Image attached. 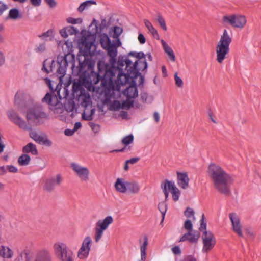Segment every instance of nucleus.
Instances as JSON below:
<instances>
[{"label":"nucleus","instance_id":"1","mask_svg":"<svg viewBox=\"0 0 261 261\" xmlns=\"http://www.w3.org/2000/svg\"><path fill=\"white\" fill-rule=\"evenodd\" d=\"M125 63L123 60H118L117 67H109L104 61H99L97 63L98 72L92 73L90 75L91 83L97 84L100 80L103 86L118 91H120V86L128 83L132 77L128 71H123Z\"/></svg>","mask_w":261,"mask_h":261},{"label":"nucleus","instance_id":"2","mask_svg":"<svg viewBox=\"0 0 261 261\" xmlns=\"http://www.w3.org/2000/svg\"><path fill=\"white\" fill-rule=\"evenodd\" d=\"M207 173L215 189L227 196L231 194L230 187L234 181L232 176L221 166L214 163L209 165Z\"/></svg>","mask_w":261,"mask_h":261},{"label":"nucleus","instance_id":"3","mask_svg":"<svg viewBox=\"0 0 261 261\" xmlns=\"http://www.w3.org/2000/svg\"><path fill=\"white\" fill-rule=\"evenodd\" d=\"M123 60L125 63V70L132 77H137L140 71H143L147 68L146 59L143 52L131 51Z\"/></svg>","mask_w":261,"mask_h":261},{"label":"nucleus","instance_id":"4","mask_svg":"<svg viewBox=\"0 0 261 261\" xmlns=\"http://www.w3.org/2000/svg\"><path fill=\"white\" fill-rule=\"evenodd\" d=\"M232 38L227 30H224L216 47V61L222 64L228 55Z\"/></svg>","mask_w":261,"mask_h":261},{"label":"nucleus","instance_id":"5","mask_svg":"<svg viewBox=\"0 0 261 261\" xmlns=\"http://www.w3.org/2000/svg\"><path fill=\"white\" fill-rule=\"evenodd\" d=\"M100 43L101 47L107 51L108 55L110 57V62L113 64L116 62L117 56V48L121 46L120 40H113L112 43L109 36L106 34L100 36Z\"/></svg>","mask_w":261,"mask_h":261},{"label":"nucleus","instance_id":"6","mask_svg":"<svg viewBox=\"0 0 261 261\" xmlns=\"http://www.w3.org/2000/svg\"><path fill=\"white\" fill-rule=\"evenodd\" d=\"M55 255L61 261L74 260V253L62 241L55 242L53 246Z\"/></svg>","mask_w":261,"mask_h":261},{"label":"nucleus","instance_id":"7","mask_svg":"<svg viewBox=\"0 0 261 261\" xmlns=\"http://www.w3.org/2000/svg\"><path fill=\"white\" fill-rule=\"evenodd\" d=\"M183 228L187 231L179 239V242L188 241L190 243H197L200 237L198 231L193 229L191 221L186 220L184 223Z\"/></svg>","mask_w":261,"mask_h":261},{"label":"nucleus","instance_id":"8","mask_svg":"<svg viewBox=\"0 0 261 261\" xmlns=\"http://www.w3.org/2000/svg\"><path fill=\"white\" fill-rule=\"evenodd\" d=\"M113 218L111 216H107L103 220H98L94 228V241L98 243L102 238L104 231L107 230L109 226L113 222Z\"/></svg>","mask_w":261,"mask_h":261},{"label":"nucleus","instance_id":"9","mask_svg":"<svg viewBox=\"0 0 261 261\" xmlns=\"http://www.w3.org/2000/svg\"><path fill=\"white\" fill-rule=\"evenodd\" d=\"M46 118V114L39 107L31 108L26 114V118L29 123H33L35 125L42 124V120Z\"/></svg>","mask_w":261,"mask_h":261},{"label":"nucleus","instance_id":"10","mask_svg":"<svg viewBox=\"0 0 261 261\" xmlns=\"http://www.w3.org/2000/svg\"><path fill=\"white\" fill-rule=\"evenodd\" d=\"M222 21L225 24H228L234 28L243 29L247 23L245 16L238 14H232L224 16Z\"/></svg>","mask_w":261,"mask_h":261},{"label":"nucleus","instance_id":"11","mask_svg":"<svg viewBox=\"0 0 261 261\" xmlns=\"http://www.w3.org/2000/svg\"><path fill=\"white\" fill-rule=\"evenodd\" d=\"M70 167L75 175L82 182H87L90 178V170L87 167L76 163H71Z\"/></svg>","mask_w":261,"mask_h":261},{"label":"nucleus","instance_id":"12","mask_svg":"<svg viewBox=\"0 0 261 261\" xmlns=\"http://www.w3.org/2000/svg\"><path fill=\"white\" fill-rule=\"evenodd\" d=\"M79 101L80 102L81 105L85 108V110L82 114V118L86 120H90L92 119V114H93V109H91V114L87 116L86 115V111L88 107L91 108L92 101L90 94L85 92H81L79 97Z\"/></svg>","mask_w":261,"mask_h":261},{"label":"nucleus","instance_id":"13","mask_svg":"<svg viewBox=\"0 0 261 261\" xmlns=\"http://www.w3.org/2000/svg\"><path fill=\"white\" fill-rule=\"evenodd\" d=\"M7 115L9 120L20 128L23 130H32L31 126L29 124H27L14 110H9L7 112Z\"/></svg>","mask_w":261,"mask_h":261},{"label":"nucleus","instance_id":"14","mask_svg":"<svg viewBox=\"0 0 261 261\" xmlns=\"http://www.w3.org/2000/svg\"><path fill=\"white\" fill-rule=\"evenodd\" d=\"M203 247L202 252L206 253L211 251L216 243V238L211 231H205L202 237Z\"/></svg>","mask_w":261,"mask_h":261},{"label":"nucleus","instance_id":"15","mask_svg":"<svg viewBox=\"0 0 261 261\" xmlns=\"http://www.w3.org/2000/svg\"><path fill=\"white\" fill-rule=\"evenodd\" d=\"M92 244V239L90 236L86 237L83 240L81 247L77 251V257L81 260H86L89 254Z\"/></svg>","mask_w":261,"mask_h":261},{"label":"nucleus","instance_id":"16","mask_svg":"<svg viewBox=\"0 0 261 261\" xmlns=\"http://www.w3.org/2000/svg\"><path fill=\"white\" fill-rule=\"evenodd\" d=\"M229 217L230 220L232 229L238 236L243 237L242 227L240 222V218L236 213H230Z\"/></svg>","mask_w":261,"mask_h":261},{"label":"nucleus","instance_id":"17","mask_svg":"<svg viewBox=\"0 0 261 261\" xmlns=\"http://www.w3.org/2000/svg\"><path fill=\"white\" fill-rule=\"evenodd\" d=\"M62 181V178L60 174L55 177H51L45 181L43 189L47 192H51L55 190L56 186H60Z\"/></svg>","mask_w":261,"mask_h":261},{"label":"nucleus","instance_id":"18","mask_svg":"<svg viewBox=\"0 0 261 261\" xmlns=\"http://www.w3.org/2000/svg\"><path fill=\"white\" fill-rule=\"evenodd\" d=\"M30 136L37 143L47 146H50L52 145L51 141L48 139L46 135H40L35 131L30 132Z\"/></svg>","mask_w":261,"mask_h":261},{"label":"nucleus","instance_id":"19","mask_svg":"<svg viewBox=\"0 0 261 261\" xmlns=\"http://www.w3.org/2000/svg\"><path fill=\"white\" fill-rule=\"evenodd\" d=\"M42 101L47 103L50 106V109L55 110L59 108L61 105L59 99L56 95L47 93L42 99Z\"/></svg>","mask_w":261,"mask_h":261},{"label":"nucleus","instance_id":"20","mask_svg":"<svg viewBox=\"0 0 261 261\" xmlns=\"http://www.w3.org/2000/svg\"><path fill=\"white\" fill-rule=\"evenodd\" d=\"M133 105V102L129 100L123 101L121 103L118 100L112 102L109 106V109L111 111H118L120 109H129Z\"/></svg>","mask_w":261,"mask_h":261},{"label":"nucleus","instance_id":"21","mask_svg":"<svg viewBox=\"0 0 261 261\" xmlns=\"http://www.w3.org/2000/svg\"><path fill=\"white\" fill-rule=\"evenodd\" d=\"M33 261H53L50 251L46 249L38 250Z\"/></svg>","mask_w":261,"mask_h":261},{"label":"nucleus","instance_id":"22","mask_svg":"<svg viewBox=\"0 0 261 261\" xmlns=\"http://www.w3.org/2000/svg\"><path fill=\"white\" fill-rule=\"evenodd\" d=\"M127 183L128 181L124 178H118L115 182L114 187L118 192L125 193L127 192Z\"/></svg>","mask_w":261,"mask_h":261},{"label":"nucleus","instance_id":"23","mask_svg":"<svg viewBox=\"0 0 261 261\" xmlns=\"http://www.w3.org/2000/svg\"><path fill=\"white\" fill-rule=\"evenodd\" d=\"M177 182L178 185L182 189H186L189 187V179L186 173L177 172Z\"/></svg>","mask_w":261,"mask_h":261},{"label":"nucleus","instance_id":"24","mask_svg":"<svg viewBox=\"0 0 261 261\" xmlns=\"http://www.w3.org/2000/svg\"><path fill=\"white\" fill-rule=\"evenodd\" d=\"M67 64V61L65 59L62 60L61 62H58L57 63L58 69L57 73L60 82H62V78L65 75Z\"/></svg>","mask_w":261,"mask_h":261},{"label":"nucleus","instance_id":"25","mask_svg":"<svg viewBox=\"0 0 261 261\" xmlns=\"http://www.w3.org/2000/svg\"><path fill=\"white\" fill-rule=\"evenodd\" d=\"M168 185V190L171 192L172 194V197L174 201H177L180 196V191L176 187L174 181H170L167 182Z\"/></svg>","mask_w":261,"mask_h":261},{"label":"nucleus","instance_id":"26","mask_svg":"<svg viewBox=\"0 0 261 261\" xmlns=\"http://www.w3.org/2000/svg\"><path fill=\"white\" fill-rule=\"evenodd\" d=\"M31 258V251L28 249H25L17 251V255L15 261H30Z\"/></svg>","mask_w":261,"mask_h":261},{"label":"nucleus","instance_id":"27","mask_svg":"<svg viewBox=\"0 0 261 261\" xmlns=\"http://www.w3.org/2000/svg\"><path fill=\"white\" fill-rule=\"evenodd\" d=\"M123 94L128 99L135 98L138 96V90L136 85L132 84L123 91Z\"/></svg>","mask_w":261,"mask_h":261},{"label":"nucleus","instance_id":"28","mask_svg":"<svg viewBox=\"0 0 261 261\" xmlns=\"http://www.w3.org/2000/svg\"><path fill=\"white\" fill-rule=\"evenodd\" d=\"M161 42L164 51L168 55L169 59L172 62H175L176 57L172 48L164 40H161Z\"/></svg>","mask_w":261,"mask_h":261},{"label":"nucleus","instance_id":"29","mask_svg":"<svg viewBox=\"0 0 261 261\" xmlns=\"http://www.w3.org/2000/svg\"><path fill=\"white\" fill-rule=\"evenodd\" d=\"M79 33V30L73 26L66 27L60 31L62 37L67 38L69 35H75Z\"/></svg>","mask_w":261,"mask_h":261},{"label":"nucleus","instance_id":"30","mask_svg":"<svg viewBox=\"0 0 261 261\" xmlns=\"http://www.w3.org/2000/svg\"><path fill=\"white\" fill-rule=\"evenodd\" d=\"M140 244L141 259L139 261H145L146 259V249L148 244V238L146 236L143 238V241Z\"/></svg>","mask_w":261,"mask_h":261},{"label":"nucleus","instance_id":"31","mask_svg":"<svg viewBox=\"0 0 261 261\" xmlns=\"http://www.w3.org/2000/svg\"><path fill=\"white\" fill-rule=\"evenodd\" d=\"M0 255L3 258L10 259L13 256V251L8 246L0 245Z\"/></svg>","mask_w":261,"mask_h":261},{"label":"nucleus","instance_id":"32","mask_svg":"<svg viewBox=\"0 0 261 261\" xmlns=\"http://www.w3.org/2000/svg\"><path fill=\"white\" fill-rule=\"evenodd\" d=\"M140 190V187L137 181L128 182L127 183V192L131 194H137Z\"/></svg>","mask_w":261,"mask_h":261},{"label":"nucleus","instance_id":"33","mask_svg":"<svg viewBox=\"0 0 261 261\" xmlns=\"http://www.w3.org/2000/svg\"><path fill=\"white\" fill-rule=\"evenodd\" d=\"M22 151L25 153H31L33 155H37L38 154V151L35 145L32 143H29L24 146L23 147Z\"/></svg>","mask_w":261,"mask_h":261},{"label":"nucleus","instance_id":"34","mask_svg":"<svg viewBox=\"0 0 261 261\" xmlns=\"http://www.w3.org/2000/svg\"><path fill=\"white\" fill-rule=\"evenodd\" d=\"M22 18V15L19 13L17 9L14 8L11 9L8 14L7 19H11L13 20H17Z\"/></svg>","mask_w":261,"mask_h":261},{"label":"nucleus","instance_id":"35","mask_svg":"<svg viewBox=\"0 0 261 261\" xmlns=\"http://www.w3.org/2000/svg\"><path fill=\"white\" fill-rule=\"evenodd\" d=\"M31 161V158L29 155L24 153L20 156L18 159V163L20 166L28 165Z\"/></svg>","mask_w":261,"mask_h":261},{"label":"nucleus","instance_id":"36","mask_svg":"<svg viewBox=\"0 0 261 261\" xmlns=\"http://www.w3.org/2000/svg\"><path fill=\"white\" fill-rule=\"evenodd\" d=\"M96 4V2L93 0L86 1L82 3L79 7V12H82L84 10L87 9L91 5Z\"/></svg>","mask_w":261,"mask_h":261},{"label":"nucleus","instance_id":"37","mask_svg":"<svg viewBox=\"0 0 261 261\" xmlns=\"http://www.w3.org/2000/svg\"><path fill=\"white\" fill-rule=\"evenodd\" d=\"M156 20L159 23L160 27L163 29V31H166L167 30V27L166 24L165 20L161 14H158Z\"/></svg>","mask_w":261,"mask_h":261},{"label":"nucleus","instance_id":"38","mask_svg":"<svg viewBox=\"0 0 261 261\" xmlns=\"http://www.w3.org/2000/svg\"><path fill=\"white\" fill-rule=\"evenodd\" d=\"M113 30L114 32L113 38H115V40H120L119 37L122 33V28L118 26H115L113 27Z\"/></svg>","mask_w":261,"mask_h":261},{"label":"nucleus","instance_id":"39","mask_svg":"<svg viewBox=\"0 0 261 261\" xmlns=\"http://www.w3.org/2000/svg\"><path fill=\"white\" fill-rule=\"evenodd\" d=\"M134 140V136L132 134H129L125 137H124L122 139V143L123 145H124L125 147L129 144L133 143Z\"/></svg>","mask_w":261,"mask_h":261},{"label":"nucleus","instance_id":"40","mask_svg":"<svg viewBox=\"0 0 261 261\" xmlns=\"http://www.w3.org/2000/svg\"><path fill=\"white\" fill-rule=\"evenodd\" d=\"M158 208L162 215V219L164 220L167 211V204L165 202H161L158 205Z\"/></svg>","mask_w":261,"mask_h":261},{"label":"nucleus","instance_id":"41","mask_svg":"<svg viewBox=\"0 0 261 261\" xmlns=\"http://www.w3.org/2000/svg\"><path fill=\"white\" fill-rule=\"evenodd\" d=\"M85 57H84V60L83 62H81L80 60L79 61V66L75 67L74 64H73L72 66V69L73 70H75V68L76 69L77 72H81L83 71V69L85 67Z\"/></svg>","mask_w":261,"mask_h":261},{"label":"nucleus","instance_id":"42","mask_svg":"<svg viewBox=\"0 0 261 261\" xmlns=\"http://www.w3.org/2000/svg\"><path fill=\"white\" fill-rule=\"evenodd\" d=\"M63 49L65 50V53L68 54L71 51H72V42H68V41H65L64 43L63 46Z\"/></svg>","mask_w":261,"mask_h":261},{"label":"nucleus","instance_id":"43","mask_svg":"<svg viewBox=\"0 0 261 261\" xmlns=\"http://www.w3.org/2000/svg\"><path fill=\"white\" fill-rule=\"evenodd\" d=\"M185 216L189 218L192 217L193 220H195V217H194V212L193 210L190 207H187L184 212Z\"/></svg>","mask_w":261,"mask_h":261},{"label":"nucleus","instance_id":"44","mask_svg":"<svg viewBox=\"0 0 261 261\" xmlns=\"http://www.w3.org/2000/svg\"><path fill=\"white\" fill-rule=\"evenodd\" d=\"M170 182V181L166 180L162 185V187L163 188V192H164L165 197V200H167L168 198V195H169L168 191H169L168 190V185H168L167 182Z\"/></svg>","mask_w":261,"mask_h":261},{"label":"nucleus","instance_id":"45","mask_svg":"<svg viewBox=\"0 0 261 261\" xmlns=\"http://www.w3.org/2000/svg\"><path fill=\"white\" fill-rule=\"evenodd\" d=\"M174 77L176 85L179 88H182L184 86V82L182 79L178 76L177 72L174 74Z\"/></svg>","mask_w":261,"mask_h":261},{"label":"nucleus","instance_id":"46","mask_svg":"<svg viewBox=\"0 0 261 261\" xmlns=\"http://www.w3.org/2000/svg\"><path fill=\"white\" fill-rule=\"evenodd\" d=\"M46 50V46L45 43H40L37 45L34 50L39 54L44 53Z\"/></svg>","mask_w":261,"mask_h":261},{"label":"nucleus","instance_id":"47","mask_svg":"<svg viewBox=\"0 0 261 261\" xmlns=\"http://www.w3.org/2000/svg\"><path fill=\"white\" fill-rule=\"evenodd\" d=\"M54 61H52L51 62V65L49 66V68H47L46 67V61H45L44 62H43V68H42V70H44L45 72H46V73H48L50 72H52L53 71V68H54Z\"/></svg>","mask_w":261,"mask_h":261},{"label":"nucleus","instance_id":"48","mask_svg":"<svg viewBox=\"0 0 261 261\" xmlns=\"http://www.w3.org/2000/svg\"><path fill=\"white\" fill-rule=\"evenodd\" d=\"M204 214L202 216V219L200 221V226L199 227V230L203 231V232L206 230V223L204 221Z\"/></svg>","mask_w":261,"mask_h":261},{"label":"nucleus","instance_id":"49","mask_svg":"<svg viewBox=\"0 0 261 261\" xmlns=\"http://www.w3.org/2000/svg\"><path fill=\"white\" fill-rule=\"evenodd\" d=\"M67 21L69 23L71 24H77V23H81L82 22V19L81 18H74L72 17H69L67 18Z\"/></svg>","mask_w":261,"mask_h":261},{"label":"nucleus","instance_id":"50","mask_svg":"<svg viewBox=\"0 0 261 261\" xmlns=\"http://www.w3.org/2000/svg\"><path fill=\"white\" fill-rule=\"evenodd\" d=\"M89 126L95 133H98L100 130L99 125L93 122H90Z\"/></svg>","mask_w":261,"mask_h":261},{"label":"nucleus","instance_id":"51","mask_svg":"<svg viewBox=\"0 0 261 261\" xmlns=\"http://www.w3.org/2000/svg\"><path fill=\"white\" fill-rule=\"evenodd\" d=\"M148 31L153 36L154 38H155L157 40L160 39L159 34L157 30L154 27Z\"/></svg>","mask_w":261,"mask_h":261},{"label":"nucleus","instance_id":"52","mask_svg":"<svg viewBox=\"0 0 261 261\" xmlns=\"http://www.w3.org/2000/svg\"><path fill=\"white\" fill-rule=\"evenodd\" d=\"M75 108V104L74 102L70 101L69 102L68 105L66 106V109L68 112H72L74 110Z\"/></svg>","mask_w":261,"mask_h":261},{"label":"nucleus","instance_id":"53","mask_svg":"<svg viewBox=\"0 0 261 261\" xmlns=\"http://www.w3.org/2000/svg\"><path fill=\"white\" fill-rule=\"evenodd\" d=\"M7 168L8 171L11 173H16L18 172L17 167L13 165H7Z\"/></svg>","mask_w":261,"mask_h":261},{"label":"nucleus","instance_id":"54","mask_svg":"<svg viewBox=\"0 0 261 261\" xmlns=\"http://www.w3.org/2000/svg\"><path fill=\"white\" fill-rule=\"evenodd\" d=\"M144 23L145 24V26L147 28L148 31L150 30L152 28H154L152 23L150 22V21H149L147 19H144Z\"/></svg>","mask_w":261,"mask_h":261},{"label":"nucleus","instance_id":"55","mask_svg":"<svg viewBox=\"0 0 261 261\" xmlns=\"http://www.w3.org/2000/svg\"><path fill=\"white\" fill-rule=\"evenodd\" d=\"M144 23L145 24V26L147 28L148 31L150 30L152 28H154L152 23L150 22V21H149L147 19H144Z\"/></svg>","mask_w":261,"mask_h":261},{"label":"nucleus","instance_id":"56","mask_svg":"<svg viewBox=\"0 0 261 261\" xmlns=\"http://www.w3.org/2000/svg\"><path fill=\"white\" fill-rule=\"evenodd\" d=\"M23 95V92L22 91L17 92L15 96V102H17Z\"/></svg>","mask_w":261,"mask_h":261},{"label":"nucleus","instance_id":"57","mask_svg":"<svg viewBox=\"0 0 261 261\" xmlns=\"http://www.w3.org/2000/svg\"><path fill=\"white\" fill-rule=\"evenodd\" d=\"M7 9L8 6L2 2L0 1V15H1L3 12Z\"/></svg>","mask_w":261,"mask_h":261},{"label":"nucleus","instance_id":"58","mask_svg":"<svg viewBox=\"0 0 261 261\" xmlns=\"http://www.w3.org/2000/svg\"><path fill=\"white\" fill-rule=\"evenodd\" d=\"M44 1L50 8H54L57 5V3L55 0H44Z\"/></svg>","mask_w":261,"mask_h":261},{"label":"nucleus","instance_id":"59","mask_svg":"<svg viewBox=\"0 0 261 261\" xmlns=\"http://www.w3.org/2000/svg\"><path fill=\"white\" fill-rule=\"evenodd\" d=\"M172 252L175 255H179L181 254V250L178 246H174L172 248Z\"/></svg>","mask_w":261,"mask_h":261},{"label":"nucleus","instance_id":"60","mask_svg":"<svg viewBox=\"0 0 261 261\" xmlns=\"http://www.w3.org/2000/svg\"><path fill=\"white\" fill-rule=\"evenodd\" d=\"M138 39L139 42L142 44H144L146 42L145 38L144 37V35L141 33H140L138 35Z\"/></svg>","mask_w":261,"mask_h":261},{"label":"nucleus","instance_id":"61","mask_svg":"<svg viewBox=\"0 0 261 261\" xmlns=\"http://www.w3.org/2000/svg\"><path fill=\"white\" fill-rule=\"evenodd\" d=\"M139 160H140L139 158H131L129 160H126V163L131 164H134L136 163Z\"/></svg>","mask_w":261,"mask_h":261},{"label":"nucleus","instance_id":"62","mask_svg":"<svg viewBox=\"0 0 261 261\" xmlns=\"http://www.w3.org/2000/svg\"><path fill=\"white\" fill-rule=\"evenodd\" d=\"M31 3L34 6H39L41 5L42 0H30Z\"/></svg>","mask_w":261,"mask_h":261},{"label":"nucleus","instance_id":"63","mask_svg":"<svg viewBox=\"0 0 261 261\" xmlns=\"http://www.w3.org/2000/svg\"><path fill=\"white\" fill-rule=\"evenodd\" d=\"M74 132H75V131L73 129H66L64 131V134L65 135H66L67 136H71L73 135Z\"/></svg>","mask_w":261,"mask_h":261},{"label":"nucleus","instance_id":"64","mask_svg":"<svg viewBox=\"0 0 261 261\" xmlns=\"http://www.w3.org/2000/svg\"><path fill=\"white\" fill-rule=\"evenodd\" d=\"M181 261H197V260L194 257L189 256H188V257L185 258Z\"/></svg>","mask_w":261,"mask_h":261}]
</instances>
